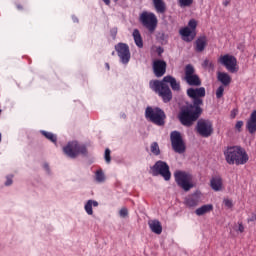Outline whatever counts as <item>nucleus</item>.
<instances>
[{
  "mask_svg": "<svg viewBox=\"0 0 256 256\" xmlns=\"http://www.w3.org/2000/svg\"><path fill=\"white\" fill-rule=\"evenodd\" d=\"M187 95L193 99V104L183 108L178 114V119L184 127H191L203 113L201 105H203V97H205V88H189Z\"/></svg>",
  "mask_w": 256,
  "mask_h": 256,
  "instance_id": "nucleus-1",
  "label": "nucleus"
},
{
  "mask_svg": "<svg viewBox=\"0 0 256 256\" xmlns=\"http://www.w3.org/2000/svg\"><path fill=\"white\" fill-rule=\"evenodd\" d=\"M169 85L171 88H169ZM150 89L154 91V93H157L159 97L162 98L164 103H169L171 99H173V93L171 92V89L173 91H180L181 90V84L177 82V79L173 76H165L162 81L159 80H151L149 83Z\"/></svg>",
  "mask_w": 256,
  "mask_h": 256,
  "instance_id": "nucleus-2",
  "label": "nucleus"
},
{
  "mask_svg": "<svg viewBox=\"0 0 256 256\" xmlns=\"http://www.w3.org/2000/svg\"><path fill=\"white\" fill-rule=\"evenodd\" d=\"M224 157L228 165H245L249 161V155L240 146H230L225 149Z\"/></svg>",
  "mask_w": 256,
  "mask_h": 256,
  "instance_id": "nucleus-3",
  "label": "nucleus"
},
{
  "mask_svg": "<svg viewBox=\"0 0 256 256\" xmlns=\"http://www.w3.org/2000/svg\"><path fill=\"white\" fill-rule=\"evenodd\" d=\"M145 119L154 125H158V127H163V125H165L166 116L161 108L148 106L145 109Z\"/></svg>",
  "mask_w": 256,
  "mask_h": 256,
  "instance_id": "nucleus-4",
  "label": "nucleus"
},
{
  "mask_svg": "<svg viewBox=\"0 0 256 256\" xmlns=\"http://www.w3.org/2000/svg\"><path fill=\"white\" fill-rule=\"evenodd\" d=\"M62 151L69 159H77L79 155H87V147L77 141H70L63 146Z\"/></svg>",
  "mask_w": 256,
  "mask_h": 256,
  "instance_id": "nucleus-5",
  "label": "nucleus"
},
{
  "mask_svg": "<svg viewBox=\"0 0 256 256\" xmlns=\"http://www.w3.org/2000/svg\"><path fill=\"white\" fill-rule=\"evenodd\" d=\"M175 181L178 187H181L183 191H191L195 187V182L193 181V175L185 171H176L174 173Z\"/></svg>",
  "mask_w": 256,
  "mask_h": 256,
  "instance_id": "nucleus-6",
  "label": "nucleus"
},
{
  "mask_svg": "<svg viewBox=\"0 0 256 256\" xmlns=\"http://www.w3.org/2000/svg\"><path fill=\"white\" fill-rule=\"evenodd\" d=\"M151 174L154 177H163L164 181L171 180V171L169 165L165 161L158 160L152 167H150Z\"/></svg>",
  "mask_w": 256,
  "mask_h": 256,
  "instance_id": "nucleus-7",
  "label": "nucleus"
},
{
  "mask_svg": "<svg viewBox=\"0 0 256 256\" xmlns=\"http://www.w3.org/2000/svg\"><path fill=\"white\" fill-rule=\"evenodd\" d=\"M140 22L143 27L148 29L150 33H153L157 29V16L153 12L144 11L140 14Z\"/></svg>",
  "mask_w": 256,
  "mask_h": 256,
  "instance_id": "nucleus-8",
  "label": "nucleus"
},
{
  "mask_svg": "<svg viewBox=\"0 0 256 256\" xmlns=\"http://www.w3.org/2000/svg\"><path fill=\"white\" fill-rule=\"evenodd\" d=\"M195 29H197V20L191 19L188 22V26L182 28L179 30V34L181 35L183 41H186V43H191L193 39H195Z\"/></svg>",
  "mask_w": 256,
  "mask_h": 256,
  "instance_id": "nucleus-9",
  "label": "nucleus"
},
{
  "mask_svg": "<svg viewBox=\"0 0 256 256\" xmlns=\"http://www.w3.org/2000/svg\"><path fill=\"white\" fill-rule=\"evenodd\" d=\"M115 51L119 57L120 63H122V65H129V62L131 61V50L129 49V45L120 42L115 45Z\"/></svg>",
  "mask_w": 256,
  "mask_h": 256,
  "instance_id": "nucleus-10",
  "label": "nucleus"
},
{
  "mask_svg": "<svg viewBox=\"0 0 256 256\" xmlns=\"http://www.w3.org/2000/svg\"><path fill=\"white\" fill-rule=\"evenodd\" d=\"M170 141H171L172 149L173 151H175V153H179L180 155L182 153H185V142L183 141L181 132L179 131L171 132Z\"/></svg>",
  "mask_w": 256,
  "mask_h": 256,
  "instance_id": "nucleus-11",
  "label": "nucleus"
},
{
  "mask_svg": "<svg viewBox=\"0 0 256 256\" xmlns=\"http://www.w3.org/2000/svg\"><path fill=\"white\" fill-rule=\"evenodd\" d=\"M196 131L201 137H211L213 135V123L209 120H199L197 122Z\"/></svg>",
  "mask_w": 256,
  "mask_h": 256,
  "instance_id": "nucleus-12",
  "label": "nucleus"
},
{
  "mask_svg": "<svg viewBox=\"0 0 256 256\" xmlns=\"http://www.w3.org/2000/svg\"><path fill=\"white\" fill-rule=\"evenodd\" d=\"M219 63L226 67L230 73H237V71H239V68H237V58H235V56L229 54L220 56Z\"/></svg>",
  "mask_w": 256,
  "mask_h": 256,
  "instance_id": "nucleus-13",
  "label": "nucleus"
},
{
  "mask_svg": "<svg viewBox=\"0 0 256 256\" xmlns=\"http://www.w3.org/2000/svg\"><path fill=\"white\" fill-rule=\"evenodd\" d=\"M185 81L188 85L193 87H199L201 85V80L199 76L195 74V68L191 64H188L185 68Z\"/></svg>",
  "mask_w": 256,
  "mask_h": 256,
  "instance_id": "nucleus-14",
  "label": "nucleus"
},
{
  "mask_svg": "<svg viewBox=\"0 0 256 256\" xmlns=\"http://www.w3.org/2000/svg\"><path fill=\"white\" fill-rule=\"evenodd\" d=\"M153 71L156 77H163L167 71V63L163 60H155L153 62Z\"/></svg>",
  "mask_w": 256,
  "mask_h": 256,
  "instance_id": "nucleus-15",
  "label": "nucleus"
},
{
  "mask_svg": "<svg viewBox=\"0 0 256 256\" xmlns=\"http://www.w3.org/2000/svg\"><path fill=\"white\" fill-rule=\"evenodd\" d=\"M200 201H201V194H199V192H195L192 195H189L185 198L184 204L187 207H197Z\"/></svg>",
  "mask_w": 256,
  "mask_h": 256,
  "instance_id": "nucleus-16",
  "label": "nucleus"
},
{
  "mask_svg": "<svg viewBox=\"0 0 256 256\" xmlns=\"http://www.w3.org/2000/svg\"><path fill=\"white\" fill-rule=\"evenodd\" d=\"M246 129L250 135H255L256 133V110L252 111L250 117L246 121Z\"/></svg>",
  "mask_w": 256,
  "mask_h": 256,
  "instance_id": "nucleus-17",
  "label": "nucleus"
},
{
  "mask_svg": "<svg viewBox=\"0 0 256 256\" xmlns=\"http://www.w3.org/2000/svg\"><path fill=\"white\" fill-rule=\"evenodd\" d=\"M148 225L152 233H155L156 235H161V233H163V226H161L159 220H149Z\"/></svg>",
  "mask_w": 256,
  "mask_h": 256,
  "instance_id": "nucleus-18",
  "label": "nucleus"
},
{
  "mask_svg": "<svg viewBox=\"0 0 256 256\" xmlns=\"http://www.w3.org/2000/svg\"><path fill=\"white\" fill-rule=\"evenodd\" d=\"M93 207H99L97 200L90 199L84 203V211L87 215L93 216Z\"/></svg>",
  "mask_w": 256,
  "mask_h": 256,
  "instance_id": "nucleus-19",
  "label": "nucleus"
},
{
  "mask_svg": "<svg viewBox=\"0 0 256 256\" xmlns=\"http://www.w3.org/2000/svg\"><path fill=\"white\" fill-rule=\"evenodd\" d=\"M210 186L213 191H221L223 189V179L220 176H214L210 180Z\"/></svg>",
  "mask_w": 256,
  "mask_h": 256,
  "instance_id": "nucleus-20",
  "label": "nucleus"
},
{
  "mask_svg": "<svg viewBox=\"0 0 256 256\" xmlns=\"http://www.w3.org/2000/svg\"><path fill=\"white\" fill-rule=\"evenodd\" d=\"M132 37L134 39L136 47H138L139 49H143V38L141 37V32H139V30L137 29H134Z\"/></svg>",
  "mask_w": 256,
  "mask_h": 256,
  "instance_id": "nucleus-21",
  "label": "nucleus"
},
{
  "mask_svg": "<svg viewBox=\"0 0 256 256\" xmlns=\"http://www.w3.org/2000/svg\"><path fill=\"white\" fill-rule=\"evenodd\" d=\"M212 209H213V205L205 204V205L199 207L198 209H196L195 213H196V215H198V217H201L203 215H206V213H211Z\"/></svg>",
  "mask_w": 256,
  "mask_h": 256,
  "instance_id": "nucleus-22",
  "label": "nucleus"
},
{
  "mask_svg": "<svg viewBox=\"0 0 256 256\" xmlns=\"http://www.w3.org/2000/svg\"><path fill=\"white\" fill-rule=\"evenodd\" d=\"M205 47H207V38L205 36L198 38L196 40V51L201 53L205 51Z\"/></svg>",
  "mask_w": 256,
  "mask_h": 256,
  "instance_id": "nucleus-23",
  "label": "nucleus"
},
{
  "mask_svg": "<svg viewBox=\"0 0 256 256\" xmlns=\"http://www.w3.org/2000/svg\"><path fill=\"white\" fill-rule=\"evenodd\" d=\"M217 78L218 81H220V83L226 87L231 83V76L225 72H218Z\"/></svg>",
  "mask_w": 256,
  "mask_h": 256,
  "instance_id": "nucleus-24",
  "label": "nucleus"
},
{
  "mask_svg": "<svg viewBox=\"0 0 256 256\" xmlns=\"http://www.w3.org/2000/svg\"><path fill=\"white\" fill-rule=\"evenodd\" d=\"M107 177L105 176V172H103V169L96 170L94 174V181L97 183H105Z\"/></svg>",
  "mask_w": 256,
  "mask_h": 256,
  "instance_id": "nucleus-25",
  "label": "nucleus"
},
{
  "mask_svg": "<svg viewBox=\"0 0 256 256\" xmlns=\"http://www.w3.org/2000/svg\"><path fill=\"white\" fill-rule=\"evenodd\" d=\"M153 3L157 13H165L167 7L165 6V2H163V0H154Z\"/></svg>",
  "mask_w": 256,
  "mask_h": 256,
  "instance_id": "nucleus-26",
  "label": "nucleus"
},
{
  "mask_svg": "<svg viewBox=\"0 0 256 256\" xmlns=\"http://www.w3.org/2000/svg\"><path fill=\"white\" fill-rule=\"evenodd\" d=\"M41 135L46 137L48 141H51V143H54V145H57V135L53 134L52 132H47L45 130L40 131Z\"/></svg>",
  "mask_w": 256,
  "mask_h": 256,
  "instance_id": "nucleus-27",
  "label": "nucleus"
},
{
  "mask_svg": "<svg viewBox=\"0 0 256 256\" xmlns=\"http://www.w3.org/2000/svg\"><path fill=\"white\" fill-rule=\"evenodd\" d=\"M150 151L153 155H161V149L159 148V144L157 142H153L150 145Z\"/></svg>",
  "mask_w": 256,
  "mask_h": 256,
  "instance_id": "nucleus-28",
  "label": "nucleus"
},
{
  "mask_svg": "<svg viewBox=\"0 0 256 256\" xmlns=\"http://www.w3.org/2000/svg\"><path fill=\"white\" fill-rule=\"evenodd\" d=\"M178 4L182 9L185 7H191V5H193V0H178Z\"/></svg>",
  "mask_w": 256,
  "mask_h": 256,
  "instance_id": "nucleus-29",
  "label": "nucleus"
},
{
  "mask_svg": "<svg viewBox=\"0 0 256 256\" xmlns=\"http://www.w3.org/2000/svg\"><path fill=\"white\" fill-rule=\"evenodd\" d=\"M202 65L205 69H208L209 71H213V69H215V64H213V61L207 59L204 60Z\"/></svg>",
  "mask_w": 256,
  "mask_h": 256,
  "instance_id": "nucleus-30",
  "label": "nucleus"
},
{
  "mask_svg": "<svg viewBox=\"0 0 256 256\" xmlns=\"http://www.w3.org/2000/svg\"><path fill=\"white\" fill-rule=\"evenodd\" d=\"M119 217L121 219H127L129 217V210L126 207H123L119 210Z\"/></svg>",
  "mask_w": 256,
  "mask_h": 256,
  "instance_id": "nucleus-31",
  "label": "nucleus"
},
{
  "mask_svg": "<svg viewBox=\"0 0 256 256\" xmlns=\"http://www.w3.org/2000/svg\"><path fill=\"white\" fill-rule=\"evenodd\" d=\"M104 159H105V162L107 163V165H109V163H111V150L109 148H107L104 152Z\"/></svg>",
  "mask_w": 256,
  "mask_h": 256,
  "instance_id": "nucleus-32",
  "label": "nucleus"
},
{
  "mask_svg": "<svg viewBox=\"0 0 256 256\" xmlns=\"http://www.w3.org/2000/svg\"><path fill=\"white\" fill-rule=\"evenodd\" d=\"M4 185L6 187H11V185H13V174L6 176V181L4 182Z\"/></svg>",
  "mask_w": 256,
  "mask_h": 256,
  "instance_id": "nucleus-33",
  "label": "nucleus"
},
{
  "mask_svg": "<svg viewBox=\"0 0 256 256\" xmlns=\"http://www.w3.org/2000/svg\"><path fill=\"white\" fill-rule=\"evenodd\" d=\"M225 91V88L223 86H220L217 90H216V97L217 99H221V97H223V93Z\"/></svg>",
  "mask_w": 256,
  "mask_h": 256,
  "instance_id": "nucleus-34",
  "label": "nucleus"
},
{
  "mask_svg": "<svg viewBox=\"0 0 256 256\" xmlns=\"http://www.w3.org/2000/svg\"><path fill=\"white\" fill-rule=\"evenodd\" d=\"M223 203H224L225 207H227V209H231V207H233V201L230 200L229 198H225L223 200Z\"/></svg>",
  "mask_w": 256,
  "mask_h": 256,
  "instance_id": "nucleus-35",
  "label": "nucleus"
},
{
  "mask_svg": "<svg viewBox=\"0 0 256 256\" xmlns=\"http://www.w3.org/2000/svg\"><path fill=\"white\" fill-rule=\"evenodd\" d=\"M43 169L47 175H51V167L49 166V163L45 162L43 164Z\"/></svg>",
  "mask_w": 256,
  "mask_h": 256,
  "instance_id": "nucleus-36",
  "label": "nucleus"
},
{
  "mask_svg": "<svg viewBox=\"0 0 256 256\" xmlns=\"http://www.w3.org/2000/svg\"><path fill=\"white\" fill-rule=\"evenodd\" d=\"M241 127H243V121H238L235 125V129H237V131H241Z\"/></svg>",
  "mask_w": 256,
  "mask_h": 256,
  "instance_id": "nucleus-37",
  "label": "nucleus"
},
{
  "mask_svg": "<svg viewBox=\"0 0 256 256\" xmlns=\"http://www.w3.org/2000/svg\"><path fill=\"white\" fill-rule=\"evenodd\" d=\"M237 231H238L239 233H243V231H245V227L243 226V224H239V225H238Z\"/></svg>",
  "mask_w": 256,
  "mask_h": 256,
  "instance_id": "nucleus-38",
  "label": "nucleus"
},
{
  "mask_svg": "<svg viewBox=\"0 0 256 256\" xmlns=\"http://www.w3.org/2000/svg\"><path fill=\"white\" fill-rule=\"evenodd\" d=\"M251 221H256V213L252 214V216L248 219V223H251Z\"/></svg>",
  "mask_w": 256,
  "mask_h": 256,
  "instance_id": "nucleus-39",
  "label": "nucleus"
},
{
  "mask_svg": "<svg viewBox=\"0 0 256 256\" xmlns=\"http://www.w3.org/2000/svg\"><path fill=\"white\" fill-rule=\"evenodd\" d=\"M73 23H79V18L72 16Z\"/></svg>",
  "mask_w": 256,
  "mask_h": 256,
  "instance_id": "nucleus-40",
  "label": "nucleus"
},
{
  "mask_svg": "<svg viewBox=\"0 0 256 256\" xmlns=\"http://www.w3.org/2000/svg\"><path fill=\"white\" fill-rule=\"evenodd\" d=\"M104 3H105V5H111V0H102Z\"/></svg>",
  "mask_w": 256,
  "mask_h": 256,
  "instance_id": "nucleus-41",
  "label": "nucleus"
},
{
  "mask_svg": "<svg viewBox=\"0 0 256 256\" xmlns=\"http://www.w3.org/2000/svg\"><path fill=\"white\" fill-rule=\"evenodd\" d=\"M227 5H229V1H224V2H223V6H224V7H227Z\"/></svg>",
  "mask_w": 256,
  "mask_h": 256,
  "instance_id": "nucleus-42",
  "label": "nucleus"
},
{
  "mask_svg": "<svg viewBox=\"0 0 256 256\" xmlns=\"http://www.w3.org/2000/svg\"><path fill=\"white\" fill-rule=\"evenodd\" d=\"M105 67H106V69L109 71V69H110L109 63H106V64H105Z\"/></svg>",
  "mask_w": 256,
  "mask_h": 256,
  "instance_id": "nucleus-43",
  "label": "nucleus"
},
{
  "mask_svg": "<svg viewBox=\"0 0 256 256\" xmlns=\"http://www.w3.org/2000/svg\"><path fill=\"white\" fill-rule=\"evenodd\" d=\"M235 115H236L235 112H232V113H231V117H232L233 119H235Z\"/></svg>",
  "mask_w": 256,
  "mask_h": 256,
  "instance_id": "nucleus-44",
  "label": "nucleus"
},
{
  "mask_svg": "<svg viewBox=\"0 0 256 256\" xmlns=\"http://www.w3.org/2000/svg\"><path fill=\"white\" fill-rule=\"evenodd\" d=\"M1 141H2V135H1V133H0V143H1Z\"/></svg>",
  "mask_w": 256,
  "mask_h": 256,
  "instance_id": "nucleus-45",
  "label": "nucleus"
},
{
  "mask_svg": "<svg viewBox=\"0 0 256 256\" xmlns=\"http://www.w3.org/2000/svg\"><path fill=\"white\" fill-rule=\"evenodd\" d=\"M17 9H21V6H20V5H18V6H17Z\"/></svg>",
  "mask_w": 256,
  "mask_h": 256,
  "instance_id": "nucleus-46",
  "label": "nucleus"
},
{
  "mask_svg": "<svg viewBox=\"0 0 256 256\" xmlns=\"http://www.w3.org/2000/svg\"><path fill=\"white\" fill-rule=\"evenodd\" d=\"M115 2H117L118 0H114Z\"/></svg>",
  "mask_w": 256,
  "mask_h": 256,
  "instance_id": "nucleus-47",
  "label": "nucleus"
},
{
  "mask_svg": "<svg viewBox=\"0 0 256 256\" xmlns=\"http://www.w3.org/2000/svg\"><path fill=\"white\" fill-rule=\"evenodd\" d=\"M1 111H2V110L0 109V114H1Z\"/></svg>",
  "mask_w": 256,
  "mask_h": 256,
  "instance_id": "nucleus-48",
  "label": "nucleus"
}]
</instances>
